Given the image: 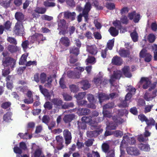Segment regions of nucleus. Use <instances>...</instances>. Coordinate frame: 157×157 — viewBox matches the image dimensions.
<instances>
[{
    "label": "nucleus",
    "mask_w": 157,
    "mask_h": 157,
    "mask_svg": "<svg viewBox=\"0 0 157 157\" xmlns=\"http://www.w3.org/2000/svg\"><path fill=\"white\" fill-rule=\"evenodd\" d=\"M86 50L90 54L95 55L98 52V50L97 47L95 45L89 46H86Z\"/></svg>",
    "instance_id": "obj_14"
},
{
    "label": "nucleus",
    "mask_w": 157,
    "mask_h": 157,
    "mask_svg": "<svg viewBox=\"0 0 157 157\" xmlns=\"http://www.w3.org/2000/svg\"><path fill=\"white\" fill-rule=\"evenodd\" d=\"M39 88L41 92L45 97L48 100H51V95L48 90L46 89L43 88L42 86L40 85Z\"/></svg>",
    "instance_id": "obj_16"
},
{
    "label": "nucleus",
    "mask_w": 157,
    "mask_h": 157,
    "mask_svg": "<svg viewBox=\"0 0 157 157\" xmlns=\"http://www.w3.org/2000/svg\"><path fill=\"white\" fill-rule=\"evenodd\" d=\"M13 31L14 33L17 35L22 36L24 32L23 23L16 22L13 29Z\"/></svg>",
    "instance_id": "obj_4"
},
{
    "label": "nucleus",
    "mask_w": 157,
    "mask_h": 157,
    "mask_svg": "<svg viewBox=\"0 0 157 157\" xmlns=\"http://www.w3.org/2000/svg\"><path fill=\"white\" fill-rule=\"evenodd\" d=\"M126 151L128 154L131 155L137 156L140 154L139 150L135 147H128L126 148Z\"/></svg>",
    "instance_id": "obj_13"
},
{
    "label": "nucleus",
    "mask_w": 157,
    "mask_h": 157,
    "mask_svg": "<svg viewBox=\"0 0 157 157\" xmlns=\"http://www.w3.org/2000/svg\"><path fill=\"white\" fill-rule=\"evenodd\" d=\"M119 55L122 57H129L130 55V52L129 50H125L124 48H121L118 52Z\"/></svg>",
    "instance_id": "obj_24"
},
{
    "label": "nucleus",
    "mask_w": 157,
    "mask_h": 157,
    "mask_svg": "<svg viewBox=\"0 0 157 157\" xmlns=\"http://www.w3.org/2000/svg\"><path fill=\"white\" fill-rule=\"evenodd\" d=\"M12 115V113L10 112H8L4 114L3 117L4 121L7 122H9V120H11V116Z\"/></svg>",
    "instance_id": "obj_40"
},
{
    "label": "nucleus",
    "mask_w": 157,
    "mask_h": 157,
    "mask_svg": "<svg viewBox=\"0 0 157 157\" xmlns=\"http://www.w3.org/2000/svg\"><path fill=\"white\" fill-rule=\"evenodd\" d=\"M7 50L11 53H13L18 51L19 49L16 45H10L7 47Z\"/></svg>",
    "instance_id": "obj_32"
},
{
    "label": "nucleus",
    "mask_w": 157,
    "mask_h": 157,
    "mask_svg": "<svg viewBox=\"0 0 157 157\" xmlns=\"http://www.w3.org/2000/svg\"><path fill=\"white\" fill-rule=\"evenodd\" d=\"M27 57L26 55H23L20 59L19 64L20 65H23L26 63Z\"/></svg>",
    "instance_id": "obj_43"
},
{
    "label": "nucleus",
    "mask_w": 157,
    "mask_h": 157,
    "mask_svg": "<svg viewBox=\"0 0 157 157\" xmlns=\"http://www.w3.org/2000/svg\"><path fill=\"white\" fill-rule=\"evenodd\" d=\"M114 104L113 102H109L105 104L103 106V110L102 113L104 116L110 117V115L108 111L107 110V109H111L114 107Z\"/></svg>",
    "instance_id": "obj_9"
},
{
    "label": "nucleus",
    "mask_w": 157,
    "mask_h": 157,
    "mask_svg": "<svg viewBox=\"0 0 157 157\" xmlns=\"http://www.w3.org/2000/svg\"><path fill=\"white\" fill-rule=\"evenodd\" d=\"M106 157H115V151L114 150H111L108 151Z\"/></svg>",
    "instance_id": "obj_62"
},
{
    "label": "nucleus",
    "mask_w": 157,
    "mask_h": 157,
    "mask_svg": "<svg viewBox=\"0 0 157 157\" xmlns=\"http://www.w3.org/2000/svg\"><path fill=\"white\" fill-rule=\"evenodd\" d=\"M101 77H97L94 78V82L96 85H99L101 83Z\"/></svg>",
    "instance_id": "obj_50"
},
{
    "label": "nucleus",
    "mask_w": 157,
    "mask_h": 157,
    "mask_svg": "<svg viewBox=\"0 0 157 157\" xmlns=\"http://www.w3.org/2000/svg\"><path fill=\"white\" fill-rule=\"evenodd\" d=\"M106 7L110 10H113L115 8V6L114 3H108L106 4Z\"/></svg>",
    "instance_id": "obj_63"
},
{
    "label": "nucleus",
    "mask_w": 157,
    "mask_h": 157,
    "mask_svg": "<svg viewBox=\"0 0 157 157\" xmlns=\"http://www.w3.org/2000/svg\"><path fill=\"white\" fill-rule=\"evenodd\" d=\"M46 75L44 73H42L40 75V79L41 83H44L46 80Z\"/></svg>",
    "instance_id": "obj_56"
},
{
    "label": "nucleus",
    "mask_w": 157,
    "mask_h": 157,
    "mask_svg": "<svg viewBox=\"0 0 157 157\" xmlns=\"http://www.w3.org/2000/svg\"><path fill=\"white\" fill-rule=\"evenodd\" d=\"M151 84V82L148 78L142 77L138 83L137 86L139 88H140L141 85L143 84V89H147L150 86Z\"/></svg>",
    "instance_id": "obj_7"
},
{
    "label": "nucleus",
    "mask_w": 157,
    "mask_h": 157,
    "mask_svg": "<svg viewBox=\"0 0 157 157\" xmlns=\"http://www.w3.org/2000/svg\"><path fill=\"white\" fill-rule=\"evenodd\" d=\"M64 100L65 101H70L72 100V97L71 96L66 93H63L62 94Z\"/></svg>",
    "instance_id": "obj_41"
},
{
    "label": "nucleus",
    "mask_w": 157,
    "mask_h": 157,
    "mask_svg": "<svg viewBox=\"0 0 157 157\" xmlns=\"http://www.w3.org/2000/svg\"><path fill=\"white\" fill-rule=\"evenodd\" d=\"M86 61L87 62L86 64L88 63H92L95 62V59L94 57L89 56Z\"/></svg>",
    "instance_id": "obj_61"
},
{
    "label": "nucleus",
    "mask_w": 157,
    "mask_h": 157,
    "mask_svg": "<svg viewBox=\"0 0 157 157\" xmlns=\"http://www.w3.org/2000/svg\"><path fill=\"white\" fill-rule=\"evenodd\" d=\"M114 39L109 40L107 43V48L110 50H111L114 45Z\"/></svg>",
    "instance_id": "obj_51"
},
{
    "label": "nucleus",
    "mask_w": 157,
    "mask_h": 157,
    "mask_svg": "<svg viewBox=\"0 0 157 157\" xmlns=\"http://www.w3.org/2000/svg\"><path fill=\"white\" fill-rule=\"evenodd\" d=\"M146 123L147 125V126L146 128L148 126H154L155 123V121L152 118H149V119H147V120L146 121ZM146 130H147V128H146Z\"/></svg>",
    "instance_id": "obj_39"
},
{
    "label": "nucleus",
    "mask_w": 157,
    "mask_h": 157,
    "mask_svg": "<svg viewBox=\"0 0 157 157\" xmlns=\"http://www.w3.org/2000/svg\"><path fill=\"white\" fill-rule=\"evenodd\" d=\"M123 140L125 141H127L129 144L132 145L136 143V140L135 138L133 137H129L127 135H124L123 137Z\"/></svg>",
    "instance_id": "obj_28"
},
{
    "label": "nucleus",
    "mask_w": 157,
    "mask_h": 157,
    "mask_svg": "<svg viewBox=\"0 0 157 157\" xmlns=\"http://www.w3.org/2000/svg\"><path fill=\"white\" fill-rule=\"evenodd\" d=\"M79 83L81 86V88L84 90H87L90 87V84L87 80H82Z\"/></svg>",
    "instance_id": "obj_30"
},
{
    "label": "nucleus",
    "mask_w": 157,
    "mask_h": 157,
    "mask_svg": "<svg viewBox=\"0 0 157 157\" xmlns=\"http://www.w3.org/2000/svg\"><path fill=\"white\" fill-rule=\"evenodd\" d=\"M104 117H106L105 116H103L101 117H98L97 118H95L94 119V124L95 123H98L101 122L104 119Z\"/></svg>",
    "instance_id": "obj_60"
},
{
    "label": "nucleus",
    "mask_w": 157,
    "mask_h": 157,
    "mask_svg": "<svg viewBox=\"0 0 157 157\" xmlns=\"http://www.w3.org/2000/svg\"><path fill=\"white\" fill-rule=\"evenodd\" d=\"M91 7L90 2H89L86 3L85 5V8L83 10L82 13H80L77 17V19L78 22L81 21L82 16L84 17L86 21L88 19V13L90 10Z\"/></svg>",
    "instance_id": "obj_2"
},
{
    "label": "nucleus",
    "mask_w": 157,
    "mask_h": 157,
    "mask_svg": "<svg viewBox=\"0 0 157 157\" xmlns=\"http://www.w3.org/2000/svg\"><path fill=\"white\" fill-rule=\"evenodd\" d=\"M71 91L73 93L77 92L79 89L78 87L74 85H72L69 86Z\"/></svg>",
    "instance_id": "obj_54"
},
{
    "label": "nucleus",
    "mask_w": 157,
    "mask_h": 157,
    "mask_svg": "<svg viewBox=\"0 0 157 157\" xmlns=\"http://www.w3.org/2000/svg\"><path fill=\"white\" fill-rule=\"evenodd\" d=\"M64 17L66 19H69L73 20L75 19L76 14L74 12H71L69 11L63 13Z\"/></svg>",
    "instance_id": "obj_18"
},
{
    "label": "nucleus",
    "mask_w": 157,
    "mask_h": 157,
    "mask_svg": "<svg viewBox=\"0 0 157 157\" xmlns=\"http://www.w3.org/2000/svg\"><path fill=\"white\" fill-rule=\"evenodd\" d=\"M98 97L99 99V101L100 104H101L104 101L108 100L109 99V95L104 93H98Z\"/></svg>",
    "instance_id": "obj_22"
},
{
    "label": "nucleus",
    "mask_w": 157,
    "mask_h": 157,
    "mask_svg": "<svg viewBox=\"0 0 157 157\" xmlns=\"http://www.w3.org/2000/svg\"><path fill=\"white\" fill-rule=\"evenodd\" d=\"M57 144L59 145H61L63 142V139L62 136H57L56 137Z\"/></svg>",
    "instance_id": "obj_44"
},
{
    "label": "nucleus",
    "mask_w": 157,
    "mask_h": 157,
    "mask_svg": "<svg viewBox=\"0 0 157 157\" xmlns=\"http://www.w3.org/2000/svg\"><path fill=\"white\" fill-rule=\"evenodd\" d=\"M31 38L34 41L36 39L38 40H41L42 41L46 40V37H44L43 34L38 33H36L32 36L31 37Z\"/></svg>",
    "instance_id": "obj_25"
},
{
    "label": "nucleus",
    "mask_w": 157,
    "mask_h": 157,
    "mask_svg": "<svg viewBox=\"0 0 157 157\" xmlns=\"http://www.w3.org/2000/svg\"><path fill=\"white\" fill-rule=\"evenodd\" d=\"M122 63V59L119 57L116 56L114 57L112 60V63L113 64L117 65H120Z\"/></svg>",
    "instance_id": "obj_26"
},
{
    "label": "nucleus",
    "mask_w": 157,
    "mask_h": 157,
    "mask_svg": "<svg viewBox=\"0 0 157 157\" xmlns=\"http://www.w3.org/2000/svg\"><path fill=\"white\" fill-rule=\"evenodd\" d=\"M122 75V72L119 70L114 71H113V74L111 76L109 79V82L111 86H113V83L115 79H119Z\"/></svg>",
    "instance_id": "obj_10"
},
{
    "label": "nucleus",
    "mask_w": 157,
    "mask_h": 157,
    "mask_svg": "<svg viewBox=\"0 0 157 157\" xmlns=\"http://www.w3.org/2000/svg\"><path fill=\"white\" fill-rule=\"evenodd\" d=\"M146 50L143 49L140 53V56L141 58H144L145 61L146 62H150L152 56L149 53H147Z\"/></svg>",
    "instance_id": "obj_11"
},
{
    "label": "nucleus",
    "mask_w": 157,
    "mask_h": 157,
    "mask_svg": "<svg viewBox=\"0 0 157 157\" xmlns=\"http://www.w3.org/2000/svg\"><path fill=\"white\" fill-rule=\"evenodd\" d=\"M93 2L92 4H94V6L98 10L102 9L103 8L101 6H99L98 2L96 0H92Z\"/></svg>",
    "instance_id": "obj_57"
},
{
    "label": "nucleus",
    "mask_w": 157,
    "mask_h": 157,
    "mask_svg": "<svg viewBox=\"0 0 157 157\" xmlns=\"http://www.w3.org/2000/svg\"><path fill=\"white\" fill-rule=\"evenodd\" d=\"M75 115L73 114H66L65 115L63 118V120L65 123H69L73 120L75 119Z\"/></svg>",
    "instance_id": "obj_20"
},
{
    "label": "nucleus",
    "mask_w": 157,
    "mask_h": 157,
    "mask_svg": "<svg viewBox=\"0 0 157 157\" xmlns=\"http://www.w3.org/2000/svg\"><path fill=\"white\" fill-rule=\"evenodd\" d=\"M50 120L49 117L47 115H44L42 117V121L43 123L48 125Z\"/></svg>",
    "instance_id": "obj_48"
},
{
    "label": "nucleus",
    "mask_w": 157,
    "mask_h": 157,
    "mask_svg": "<svg viewBox=\"0 0 157 157\" xmlns=\"http://www.w3.org/2000/svg\"><path fill=\"white\" fill-rule=\"evenodd\" d=\"M87 98L90 103H94V98L92 94H88L87 95Z\"/></svg>",
    "instance_id": "obj_64"
},
{
    "label": "nucleus",
    "mask_w": 157,
    "mask_h": 157,
    "mask_svg": "<svg viewBox=\"0 0 157 157\" xmlns=\"http://www.w3.org/2000/svg\"><path fill=\"white\" fill-rule=\"evenodd\" d=\"M39 88L41 92L45 97L48 100H51V95L48 90L46 89L43 88L42 86L40 85Z\"/></svg>",
    "instance_id": "obj_17"
},
{
    "label": "nucleus",
    "mask_w": 157,
    "mask_h": 157,
    "mask_svg": "<svg viewBox=\"0 0 157 157\" xmlns=\"http://www.w3.org/2000/svg\"><path fill=\"white\" fill-rule=\"evenodd\" d=\"M15 17L17 21V22L23 23V22L25 21V15L20 12H17L15 13Z\"/></svg>",
    "instance_id": "obj_15"
},
{
    "label": "nucleus",
    "mask_w": 157,
    "mask_h": 157,
    "mask_svg": "<svg viewBox=\"0 0 157 157\" xmlns=\"http://www.w3.org/2000/svg\"><path fill=\"white\" fill-rule=\"evenodd\" d=\"M130 36L133 41L136 42L138 40V36L136 30H134L133 32L130 34Z\"/></svg>",
    "instance_id": "obj_34"
},
{
    "label": "nucleus",
    "mask_w": 157,
    "mask_h": 157,
    "mask_svg": "<svg viewBox=\"0 0 157 157\" xmlns=\"http://www.w3.org/2000/svg\"><path fill=\"white\" fill-rule=\"evenodd\" d=\"M41 19L43 20H45L49 21L52 20L53 17H52L44 15L42 16Z\"/></svg>",
    "instance_id": "obj_59"
},
{
    "label": "nucleus",
    "mask_w": 157,
    "mask_h": 157,
    "mask_svg": "<svg viewBox=\"0 0 157 157\" xmlns=\"http://www.w3.org/2000/svg\"><path fill=\"white\" fill-rule=\"evenodd\" d=\"M94 128L96 129L93 131H88L87 132V136L88 137L91 138L97 136L100 133H101L103 130L100 128V126L94 125L92 126Z\"/></svg>",
    "instance_id": "obj_5"
},
{
    "label": "nucleus",
    "mask_w": 157,
    "mask_h": 157,
    "mask_svg": "<svg viewBox=\"0 0 157 157\" xmlns=\"http://www.w3.org/2000/svg\"><path fill=\"white\" fill-rule=\"evenodd\" d=\"M44 107L48 110L51 109L53 107L52 103L48 101L46 102L44 105Z\"/></svg>",
    "instance_id": "obj_45"
},
{
    "label": "nucleus",
    "mask_w": 157,
    "mask_h": 157,
    "mask_svg": "<svg viewBox=\"0 0 157 157\" xmlns=\"http://www.w3.org/2000/svg\"><path fill=\"white\" fill-rule=\"evenodd\" d=\"M138 147L141 150L144 151H150V148L148 144H140L138 145Z\"/></svg>",
    "instance_id": "obj_33"
},
{
    "label": "nucleus",
    "mask_w": 157,
    "mask_h": 157,
    "mask_svg": "<svg viewBox=\"0 0 157 157\" xmlns=\"http://www.w3.org/2000/svg\"><path fill=\"white\" fill-rule=\"evenodd\" d=\"M81 112L84 115H88L91 113L90 110L87 108L82 109L81 110Z\"/></svg>",
    "instance_id": "obj_55"
},
{
    "label": "nucleus",
    "mask_w": 157,
    "mask_h": 157,
    "mask_svg": "<svg viewBox=\"0 0 157 157\" xmlns=\"http://www.w3.org/2000/svg\"><path fill=\"white\" fill-rule=\"evenodd\" d=\"M150 133L146 130V128H145V132L144 134H141L138 136V140L140 142H146L148 140V136L150 135Z\"/></svg>",
    "instance_id": "obj_12"
},
{
    "label": "nucleus",
    "mask_w": 157,
    "mask_h": 157,
    "mask_svg": "<svg viewBox=\"0 0 157 157\" xmlns=\"http://www.w3.org/2000/svg\"><path fill=\"white\" fill-rule=\"evenodd\" d=\"M109 31L112 36H117L118 33V31L116 28L113 27H111L109 29Z\"/></svg>",
    "instance_id": "obj_35"
},
{
    "label": "nucleus",
    "mask_w": 157,
    "mask_h": 157,
    "mask_svg": "<svg viewBox=\"0 0 157 157\" xmlns=\"http://www.w3.org/2000/svg\"><path fill=\"white\" fill-rule=\"evenodd\" d=\"M70 52L71 53H72L77 56L79 53V48H76L74 46L73 47L70 48Z\"/></svg>",
    "instance_id": "obj_36"
},
{
    "label": "nucleus",
    "mask_w": 157,
    "mask_h": 157,
    "mask_svg": "<svg viewBox=\"0 0 157 157\" xmlns=\"http://www.w3.org/2000/svg\"><path fill=\"white\" fill-rule=\"evenodd\" d=\"M58 28L59 29H67L68 28L67 24L65 20L64 19H60L58 21Z\"/></svg>",
    "instance_id": "obj_21"
},
{
    "label": "nucleus",
    "mask_w": 157,
    "mask_h": 157,
    "mask_svg": "<svg viewBox=\"0 0 157 157\" xmlns=\"http://www.w3.org/2000/svg\"><path fill=\"white\" fill-rule=\"evenodd\" d=\"M78 127L79 129H85L86 127V124L83 121L78 122Z\"/></svg>",
    "instance_id": "obj_38"
},
{
    "label": "nucleus",
    "mask_w": 157,
    "mask_h": 157,
    "mask_svg": "<svg viewBox=\"0 0 157 157\" xmlns=\"http://www.w3.org/2000/svg\"><path fill=\"white\" fill-rule=\"evenodd\" d=\"M84 70V68L82 67H78L75 69V78H79L81 76V72Z\"/></svg>",
    "instance_id": "obj_23"
},
{
    "label": "nucleus",
    "mask_w": 157,
    "mask_h": 157,
    "mask_svg": "<svg viewBox=\"0 0 157 157\" xmlns=\"http://www.w3.org/2000/svg\"><path fill=\"white\" fill-rule=\"evenodd\" d=\"M56 108H60L63 103L62 100L58 98H54L50 100Z\"/></svg>",
    "instance_id": "obj_19"
},
{
    "label": "nucleus",
    "mask_w": 157,
    "mask_h": 157,
    "mask_svg": "<svg viewBox=\"0 0 157 157\" xmlns=\"http://www.w3.org/2000/svg\"><path fill=\"white\" fill-rule=\"evenodd\" d=\"M81 120L86 123H90V124H94V119H92L91 116H84L81 119Z\"/></svg>",
    "instance_id": "obj_27"
},
{
    "label": "nucleus",
    "mask_w": 157,
    "mask_h": 157,
    "mask_svg": "<svg viewBox=\"0 0 157 157\" xmlns=\"http://www.w3.org/2000/svg\"><path fill=\"white\" fill-rule=\"evenodd\" d=\"M156 82H155L151 85L150 88L149 89V91L153 90L152 94L151 96L147 92L145 94L144 98L146 101H150L153 98L156 96V93L157 92V90H156L155 89L156 86Z\"/></svg>",
    "instance_id": "obj_3"
},
{
    "label": "nucleus",
    "mask_w": 157,
    "mask_h": 157,
    "mask_svg": "<svg viewBox=\"0 0 157 157\" xmlns=\"http://www.w3.org/2000/svg\"><path fill=\"white\" fill-rule=\"evenodd\" d=\"M7 40L10 44L16 45L17 44V42L16 39L14 37H8L7 38Z\"/></svg>",
    "instance_id": "obj_46"
},
{
    "label": "nucleus",
    "mask_w": 157,
    "mask_h": 157,
    "mask_svg": "<svg viewBox=\"0 0 157 157\" xmlns=\"http://www.w3.org/2000/svg\"><path fill=\"white\" fill-rule=\"evenodd\" d=\"M29 45V42L28 40H25L22 42L21 46L25 51L26 49L28 48Z\"/></svg>",
    "instance_id": "obj_49"
},
{
    "label": "nucleus",
    "mask_w": 157,
    "mask_h": 157,
    "mask_svg": "<svg viewBox=\"0 0 157 157\" xmlns=\"http://www.w3.org/2000/svg\"><path fill=\"white\" fill-rule=\"evenodd\" d=\"M112 119L114 122H110L108 124H106V128L108 130H111L115 129L118 124H121L124 122L123 119L117 116H113Z\"/></svg>",
    "instance_id": "obj_1"
},
{
    "label": "nucleus",
    "mask_w": 157,
    "mask_h": 157,
    "mask_svg": "<svg viewBox=\"0 0 157 157\" xmlns=\"http://www.w3.org/2000/svg\"><path fill=\"white\" fill-rule=\"evenodd\" d=\"M121 21L123 24H127L128 23V20L126 16L122 15L121 18Z\"/></svg>",
    "instance_id": "obj_58"
},
{
    "label": "nucleus",
    "mask_w": 157,
    "mask_h": 157,
    "mask_svg": "<svg viewBox=\"0 0 157 157\" xmlns=\"http://www.w3.org/2000/svg\"><path fill=\"white\" fill-rule=\"evenodd\" d=\"M122 70L124 74L126 77L130 78L132 77V75L130 72V68L129 66H124Z\"/></svg>",
    "instance_id": "obj_29"
},
{
    "label": "nucleus",
    "mask_w": 157,
    "mask_h": 157,
    "mask_svg": "<svg viewBox=\"0 0 157 157\" xmlns=\"http://www.w3.org/2000/svg\"><path fill=\"white\" fill-rule=\"evenodd\" d=\"M102 148L103 151L105 152L106 153L108 152L109 148V146L107 143H104L102 145Z\"/></svg>",
    "instance_id": "obj_53"
},
{
    "label": "nucleus",
    "mask_w": 157,
    "mask_h": 157,
    "mask_svg": "<svg viewBox=\"0 0 157 157\" xmlns=\"http://www.w3.org/2000/svg\"><path fill=\"white\" fill-rule=\"evenodd\" d=\"M10 1H0V4L5 8H7L10 6Z\"/></svg>",
    "instance_id": "obj_42"
},
{
    "label": "nucleus",
    "mask_w": 157,
    "mask_h": 157,
    "mask_svg": "<svg viewBox=\"0 0 157 157\" xmlns=\"http://www.w3.org/2000/svg\"><path fill=\"white\" fill-rule=\"evenodd\" d=\"M86 94L85 92H81L79 93L77 95L75 96L76 98L78 100H80L82 99Z\"/></svg>",
    "instance_id": "obj_47"
},
{
    "label": "nucleus",
    "mask_w": 157,
    "mask_h": 157,
    "mask_svg": "<svg viewBox=\"0 0 157 157\" xmlns=\"http://www.w3.org/2000/svg\"><path fill=\"white\" fill-rule=\"evenodd\" d=\"M60 43L66 47L69 46L70 44V40L66 37H62L60 40Z\"/></svg>",
    "instance_id": "obj_31"
},
{
    "label": "nucleus",
    "mask_w": 157,
    "mask_h": 157,
    "mask_svg": "<svg viewBox=\"0 0 157 157\" xmlns=\"http://www.w3.org/2000/svg\"><path fill=\"white\" fill-rule=\"evenodd\" d=\"M63 133L65 144L67 145L70 144L71 142L72 139L71 133L67 129H65L63 131Z\"/></svg>",
    "instance_id": "obj_8"
},
{
    "label": "nucleus",
    "mask_w": 157,
    "mask_h": 157,
    "mask_svg": "<svg viewBox=\"0 0 157 157\" xmlns=\"http://www.w3.org/2000/svg\"><path fill=\"white\" fill-rule=\"evenodd\" d=\"M2 64L4 67H8V68L12 69L15 64V61L13 58H8L2 60Z\"/></svg>",
    "instance_id": "obj_6"
},
{
    "label": "nucleus",
    "mask_w": 157,
    "mask_h": 157,
    "mask_svg": "<svg viewBox=\"0 0 157 157\" xmlns=\"http://www.w3.org/2000/svg\"><path fill=\"white\" fill-rule=\"evenodd\" d=\"M46 10L44 8L37 7L34 10L35 12L38 14H44L46 11Z\"/></svg>",
    "instance_id": "obj_37"
},
{
    "label": "nucleus",
    "mask_w": 157,
    "mask_h": 157,
    "mask_svg": "<svg viewBox=\"0 0 157 157\" xmlns=\"http://www.w3.org/2000/svg\"><path fill=\"white\" fill-rule=\"evenodd\" d=\"M126 90L133 95L135 94L136 91V89L131 86H128Z\"/></svg>",
    "instance_id": "obj_52"
}]
</instances>
